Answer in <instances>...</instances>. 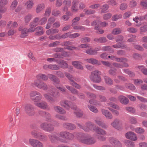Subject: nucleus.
I'll return each mask as SVG.
<instances>
[{
	"label": "nucleus",
	"mask_w": 147,
	"mask_h": 147,
	"mask_svg": "<svg viewBox=\"0 0 147 147\" xmlns=\"http://www.w3.org/2000/svg\"><path fill=\"white\" fill-rule=\"evenodd\" d=\"M77 125L80 128L82 129L86 132L92 131L95 132L98 134L97 136V138L100 140L104 141L106 140V138L104 136L107 134L106 131L98 127L94 126L91 122H87L86 123L85 126H83L80 123L77 124Z\"/></svg>",
	"instance_id": "obj_1"
},
{
	"label": "nucleus",
	"mask_w": 147,
	"mask_h": 147,
	"mask_svg": "<svg viewBox=\"0 0 147 147\" xmlns=\"http://www.w3.org/2000/svg\"><path fill=\"white\" fill-rule=\"evenodd\" d=\"M76 137L79 142L84 144H92L96 142V140L88 134L78 133L77 134Z\"/></svg>",
	"instance_id": "obj_2"
},
{
	"label": "nucleus",
	"mask_w": 147,
	"mask_h": 147,
	"mask_svg": "<svg viewBox=\"0 0 147 147\" xmlns=\"http://www.w3.org/2000/svg\"><path fill=\"white\" fill-rule=\"evenodd\" d=\"M73 44L72 42L69 41H65L61 43V45L62 46H65L64 49L67 50H72L73 49L79 50L80 48H86L89 47V45L88 44H82L78 46V47H74L71 45Z\"/></svg>",
	"instance_id": "obj_3"
},
{
	"label": "nucleus",
	"mask_w": 147,
	"mask_h": 147,
	"mask_svg": "<svg viewBox=\"0 0 147 147\" xmlns=\"http://www.w3.org/2000/svg\"><path fill=\"white\" fill-rule=\"evenodd\" d=\"M31 99L34 102V104L39 102V101L42 98V96L40 93L36 91H31L30 94Z\"/></svg>",
	"instance_id": "obj_4"
},
{
	"label": "nucleus",
	"mask_w": 147,
	"mask_h": 147,
	"mask_svg": "<svg viewBox=\"0 0 147 147\" xmlns=\"http://www.w3.org/2000/svg\"><path fill=\"white\" fill-rule=\"evenodd\" d=\"M100 72L96 70L91 72L90 78L93 82L99 83L101 81V78L100 76Z\"/></svg>",
	"instance_id": "obj_5"
},
{
	"label": "nucleus",
	"mask_w": 147,
	"mask_h": 147,
	"mask_svg": "<svg viewBox=\"0 0 147 147\" xmlns=\"http://www.w3.org/2000/svg\"><path fill=\"white\" fill-rule=\"evenodd\" d=\"M55 90V89L54 90H51L50 93H45L43 94L45 98L51 102H53L56 100L55 97L54 96Z\"/></svg>",
	"instance_id": "obj_6"
},
{
	"label": "nucleus",
	"mask_w": 147,
	"mask_h": 147,
	"mask_svg": "<svg viewBox=\"0 0 147 147\" xmlns=\"http://www.w3.org/2000/svg\"><path fill=\"white\" fill-rule=\"evenodd\" d=\"M24 109L26 113L29 116H32L35 114L34 107L31 104H26L24 106Z\"/></svg>",
	"instance_id": "obj_7"
},
{
	"label": "nucleus",
	"mask_w": 147,
	"mask_h": 147,
	"mask_svg": "<svg viewBox=\"0 0 147 147\" xmlns=\"http://www.w3.org/2000/svg\"><path fill=\"white\" fill-rule=\"evenodd\" d=\"M65 76L69 80L70 84L71 85L78 89H80L81 88L80 86L74 81V79L72 75L67 72H65Z\"/></svg>",
	"instance_id": "obj_8"
},
{
	"label": "nucleus",
	"mask_w": 147,
	"mask_h": 147,
	"mask_svg": "<svg viewBox=\"0 0 147 147\" xmlns=\"http://www.w3.org/2000/svg\"><path fill=\"white\" fill-rule=\"evenodd\" d=\"M49 138L52 143H55L57 141H59L61 142L65 143V140L58 137L55 134H51L48 136Z\"/></svg>",
	"instance_id": "obj_9"
},
{
	"label": "nucleus",
	"mask_w": 147,
	"mask_h": 147,
	"mask_svg": "<svg viewBox=\"0 0 147 147\" xmlns=\"http://www.w3.org/2000/svg\"><path fill=\"white\" fill-rule=\"evenodd\" d=\"M29 142L33 147H44L42 143L36 139H30L29 140Z\"/></svg>",
	"instance_id": "obj_10"
},
{
	"label": "nucleus",
	"mask_w": 147,
	"mask_h": 147,
	"mask_svg": "<svg viewBox=\"0 0 147 147\" xmlns=\"http://www.w3.org/2000/svg\"><path fill=\"white\" fill-rule=\"evenodd\" d=\"M65 86L67 89L70 90L71 93L75 94H78V96L80 98H84V94L82 93L78 94V91L71 86L68 85H66Z\"/></svg>",
	"instance_id": "obj_11"
},
{
	"label": "nucleus",
	"mask_w": 147,
	"mask_h": 147,
	"mask_svg": "<svg viewBox=\"0 0 147 147\" xmlns=\"http://www.w3.org/2000/svg\"><path fill=\"white\" fill-rule=\"evenodd\" d=\"M71 102L67 100H62L60 102V105L62 107L65 108L67 110H69L70 108L73 109H76V107H74L73 108L71 106Z\"/></svg>",
	"instance_id": "obj_12"
},
{
	"label": "nucleus",
	"mask_w": 147,
	"mask_h": 147,
	"mask_svg": "<svg viewBox=\"0 0 147 147\" xmlns=\"http://www.w3.org/2000/svg\"><path fill=\"white\" fill-rule=\"evenodd\" d=\"M125 137L133 141H136L138 139L136 134L132 131H129L126 133Z\"/></svg>",
	"instance_id": "obj_13"
},
{
	"label": "nucleus",
	"mask_w": 147,
	"mask_h": 147,
	"mask_svg": "<svg viewBox=\"0 0 147 147\" xmlns=\"http://www.w3.org/2000/svg\"><path fill=\"white\" fill-rule=\"evenodd\" d=\"M110 142L115 147H121L122 145L121 142L117 139L110 138L109 139Z\"/></svg>",
	"instance_id": "obj_14"
},
{
	"label": "nucleus",
	"mask_w": 147,
	"mask_h": 147,
	"mask_svg": "<svg viewBox=\"0 0 147 147\" xmlns=\"http://www.w3.org/2000/svg\"><path fill=\"white\" fill-rule=\"evenodd\" d=\"M111 125L114 128L119 129L122 125V123L119 119H116L111 123Z\"/></svg>",
	"instance_id": "obj_15"
},
{
	"label": "nucleus",
	"mask_w": 147,
	"mask_h": 147,
	"mask_svg": "<svg viewBox=\"0 0 147 147\" xmlns=\"http://www.w3.org/2000/svg\"><path fill=\"white\" fill-rule=\"evenodd\" d=\"M71 0H64L63 3L65 6L62 7V10L64 12L67 11L71 5Z\"/></svg>",
	"instance_id": "obj_16"
},
{
	"label": "nucleus",
	"mask_w": 147,
	"mask_h": 147,
	"mask_svg": "<svg viewBox=\"0 0 147 147\" xmlns=\"http://www.w3.org/2000/svg\"><path fill=\"white\" fill-rule=\"evenodd\" d=\"M18 30L21 32V34L20 35L21 38H24L27 36V34L28 32L26 28H23L22 27H20L19 28Z\"/></svg>",
	"instance_id": "obj_17"
},
{
	"label": "nucleus",
	"mask_w": 147,
	"mask_h": 147,
	"mask_svg": "<svg viewBox=\"0 0 147 147\" xmlns=\"http://www.w3.org/2000/svg\"><path fill=\"white\" fill-rule=\"evenodd\" d=\"M56 62L59 64L60 67L63 69L67 68L68 65L67 62L63 60L59 59L57 60Z\"/></svg>",
	"instance_id": "obj_18"
},
{
	"label": "nucleus",
	"mask_w": 147,
	"mask_h": 147,
	"mask_svg": "<svg viewBox=\"0 0 147 147\" xmlns=\"http://www.w3.org/2000/svg\"><path fill=\"white\" fill-rule=\"evenodd\" d=\"M48 76L49 79L55 83L56 84H59L60 81L59 78L56 76L51 74H49L48 75Z\"/></svg>",
	"instance_id": "obj_19"
},
{
	"label": "nucleus",
	"mask_w": 147,
	"mask_h": 147,
	"mask_svg": "<svg viewBox=\"0 0 147 147\" xmlns=\"http://www.w3.org/2000/svg\"><path fill=\"white\" fill-rule=\"evenodd\" d=\"M78 1L77 0L73 1L71 8V11L72 12L76 13L78 11Z\"/></svg>",
	"instance_id": "obj_20"
},
{
	"label": "nucleus",
	"mask_w": 147,
	"mask_h": 147,
	"mask_svg": "<svg viewBox=\"0 0 147 147\" xmlns=\"http://www.w3.org/2000/svg\"><path fill=\"white\" fill-rule=\"evenodd\" d=\"M35 105L43 109H47L48 107V105L47 103L44 101L41 102H39L38 103H36Z\"/></svg>",
	"instance_id": "obj_21"
},
{
	"label": "nucleus",
	"mask_w": 147,
	"mask_h": 147,
	"mask_svg": "<svg viewBox=\"0 0 147 147\" xmlns=\"http://www.w3.org/2000/svg\"><path fill=\"white\" fill-rule=\"evenodd\" d=\"M118 99L121 103L123 105L127 104L129 102L128 99L123 95L118 96Z\"/></svg>",
	"instance_id": "obj_22"
},
{
	"label": "nucleus",
	"mask_w": 147,
	"mask_h": 147,
	"mask_svg": "<svg viewBox=\"0 0 147 147\" xmlns=\"http://www.w3.org/2000/svg\"><path fill=\"white\" fill-rule=\"evenodd\" d=\"M101 111L102 114L104 115L106 117L109 119H112L113 118V116L111 113L108 111L102 109Z\"/></svg>",
	"instance_id": "obj_23"
},
{
	"label": "nucleus",
	"mask_w": 147,
	"mask_h": 147,
	"mask_svg": "<svg viewBox=\"0 0 147 147\" xmlns=\"http://www.w3.org/2000/svg\"><path fill=\"white\" fill-rule=\"evenodd\" d=\"M34 5V2L33 0H28L25 3V6L27 10H30Z\"/></svg>",
	"instance_id": "obj_24"
},
{
	"label": "nucleus",
	"mask_w": 147,
	"mask_h": 147,
	"mask_svg": "<svg viewBox=\"0 0 147 147\" xmlns=\"http://www.w3.org/2000/svg\"><path fill=\"white\" fill-rule=\"evenodd\" d=\"M63 126L65 128L71 130L74 129L76 128L75 125L69 123H64L63 124Z\"/></svg>",
	"instance_id": "obj_25"
},
{
	"label": "nucleus",
	"mask_w": 147,
	"mask_h": 147,
	"mask_svg": "<svg viewBox=\"0 0 147 147\" xmlns=\"http://www.w3.org/2000/svg\"><path fill=\"white\" fill-rule=\"evenodd\" d=\"M45 8V5L43 3L38 4L36 6L35 11L36 13H39L42 11Z\"/></svg>",
	"instance_id": "obj_26"
},
{
	"label": "nucleus",
	"mask_w": 147,
	"mask_h": 147,
	"mask_svg": "<svg viewBox=\"0 0 147 147\" xmlns=\"http://www.w3.org/2000/svg\"><path fill=\"white\" fill-rule=\"evenodd\" d=\"M35 29L37 31L35 34L36 35L41 36L43 34L44 32L43 28L41 26H38L35 28Z\"/></svg>",
	"instance_id": "obj_27"
},
{
	"label": "nucleus",
	"mask_w": 147,
	"mask_h": 147,
	"mask_svg": "<svg viewBox=\"0 0 147 147\" xmlns=\"http://www.w3.org/2000/svg\"><path fill=\"white\" fill-rule=\"evenodd\" d=\"M72 65L76 68L80 69H83V67L82 65V63L78 61H73L72 62Z\"/></svg>",
	"instance_id": "obj_28"
},
{
	"label": "nucleus",
	"mask_w": 147,
	"mask_h": 147,
	"mask_svg": "<svg viewBox=\"0 0 147 147\" xmlns=\"http://www.w3.org/2000/svg\"><path fill=\"white\" fill-rule=\"evenodd\" d=\"M54 109L56 112L60 114H64L66 113L65 111L60 106H55L54 107Z\"/></svg>",
	"instance_id": "obj_29"
},
{
	"label": "nucleus",
	"mask_w": 147,
	"mask_h": 147,
	"mask_svg": "<svg viewBox=\"0 0 147 147\" xmlns=\"http://www.w3.org/2000/svg\"><path fill=\"white\" fill-rule=\"evenodd\" d=\"M36 78L38 80H42L46 81L48 79V76L46 75L42 74H39L36 76Z\"/></svg>",
	"instance_id": "obj_30"
},
{
	"label": "nucleus",
	"mask_w": 147,
	"mask_h": 147,
	"mask_svg": "<svg viewBox=\"0 0 147 147\" xmlns=\"http://www.w3.org/2000/svg\"><path fill=\"white\" fill-rule=\"evenodd\" d=\"M94 121L96 124L103 128L106 129L107 127V126L105 123L99 119H96Z\"/></svg>",
	"instance_id": "obj_31"
},
{
	"label": "nucleus",
	"mask_w": 147,
	"mask_h": 147,
	"mask_svg": "<svg viewBox=\"0 0 147 147\" xmlns=\"http://www.w3.org/2000/svg\"><path fill=\"white\" fill-rule=\"evenodd\" d=\"M85 60L87 62L92 64H97L99 65L100 62L97 60L93 58L86 59Z\"/></svg>",
	"instance_id": "obj_32"
},
{
	"label": "nucleus",
	"mask_w": 147,
	"mask_h": 147,
	"mask_svg": "<svg viewBox=\"0 0 147 147\" xmlns=\"http://www.w3.org/2000/svg\"><path fill=\"white\" fill-rule=\"evenodd\" d=\"M39 21L40 19L38 17H36L34 18L32 21L30 23L31 24V25L34 26H36L38 24H39Z\"/></svg>",
	"instance_id": "obj_33"
},
{
	"label": "nucleus",
	"mask_w": 147,
	"mask_h": 147,
	"mask_svg": "<svg viewBox=\"0 0 147 147\" xmlns=\"http://www.w3.org/2000/svg\"><path fill=\"white\" fill-rule=\"evenodd\" d=\"M104 79L105 81L107 84L109 85H111L113 84V81L109 77L107 76H105Z\"/></svg>",
	"instance_id": "obj_34"
},
{
	"label": "nucleus",
	"mask_w": 147,
	"mask_h": 147,
	"mask_svg": "<svg viewBox=\"0 0 147 147\" xmlns=\"http://www.w3.org/2000/svg\"><path fill=\"white\" fill-rule=\"evenodd\" d=\"M124 142L128 147H134L135 146L134 143L128 140H125L124 141Z\"/></svg>",
	"instance_id": "obj_35"
},
{
	"label": "nucleus",
	"mask_w": 147,
	"mask_h": 147,
	"mask_svg": "<svg viewBox=\"0 0 147 147\" xmlns=\"http://www.w3.org/2000/svg\"><path fill=\"white\" fill-rule=\"evenodd\" d=\"M37 139L41 141L45 142L47 140V137L44 134H40Z\"/></svg>",
	"instance_id": "obj_36"
},
{
	"label": "nucleus",
	"mask_w": 147,
	"mask_h": 147,
	"mask_svg": "<svg viewBox=\"0 0 147 147\" xmlns=\"http://www.w3.org/2000/svg\"><path fill=\"white\" fill-rule=\"evenodd\" d=\"M94 41L98 42L104 43L107 41L106 38L105 37H102L99 38H96L94 39Z\"/></svg>",
	"instance_id": "obj_37"
},
{
	"label": "nucleus",
	"mask_w": 147,
	"mask_h": 147,
	"mask_svg": "<svg viewBox=\"0 0 147 147\" xmlns=\"http://www.w3.org/2000/svg\"><path fill=\"white\" fill-rule=\"evenodd\" d=\"M38 88L43 90H47L48 89V86L47 84L43 82H40V84L38 86Z\"/></svg>",
	"instance_id": "obj_38"
},
{
	"label": "nucleus",
	"mask_w": 147,
	"mask_h": 147,
	"mask_svg": "<svg viewBox=\"0 0 147 147\" xmlns=\"http://www.w3.org/2000/svg\"><path fill=\"white\" fill-rule=\"evenodd\" d=\"M86 53L90 55H96V51L92 48L88 49L85 52Z\"/></svg>",
	"instance_id": "obj_39"
},
{
	"label": "nucleus",
	"mask_w": 147,
	"mask_h": 147,
	"mask_svg": "<svg viewBox=\"0 0 147 147\" xmlns=\"http://www.w3.org/2000/svg\"><path fill=\"white\" fill-rule=\"evenodd\" d=\"M138 67L144 74L147 76V68H145L144 66L139 65L138 66Z\"/></svg>",
	"instance_id": "obj_40"
},
{
	"label": "nucleus",
	"mask_w": 147,
	"mask_h": 147,
	"mask_svg": "<svg viewBox=\"0 0 147 147\" xmlns=\"http://www.w3.org/2000/svg\"><path fill=\"white\" fill-rule=\"evenodd\" d=\"M75 115L78 117H81L83 115V113L82 111L79 109L76 110L74 112Z\"/></svg>",
	"instance_id": "obj_41"
},
{
	"label": "nucleus",
	"mask_w": 147,
	"mask_h": 147,
	"mask_svg": "<svg viewBox=\"0 0 147 147\" xmlns=\"http://www.w3.org/2000/svg\"><path fill=\"white\" fill-rule=\"evenodd\" d=\"M32 18V15L30 14H28L25 16L24 18V21L26 23H28L30 22Z\"/></svg>",
	"instance_id": "obj_42"
},
{
	"label": "nucleus",
	"mask_w": 147,
	"mask_h": 147,
	"mask_svg": "<svg viewBox=\"0 0 147 147\" xmlns=\"http://www.w3.org/2000/svg\"><path fill=\"white\" fill-rule=\"evenodd\" d=\"M70 32H68L62 35L61 36H59V38H58V39H60L61 38H66L68 37H69L70 38Z\"/></svg>",
	"instance_id": "obj_43"
},
{
	"label": "nucleus",
	"mask_w": 147,
	"mask_h": 147,
	"mask_svg": "<svg viewBox=\"0 0 147 147\" xmlns=\"http://www.w3.org/2000/svg\"><path fill=\"white\" fill-rule=\"evenodd\" d=\"M108 105L110 107L113 108L117 110H119L120 107L119 106L115 104L114 103L111 102H109L107 103Z\"/></svg>",
	"instance_id": "obj_44"
},
{
	"label": "nucleus",
	"mask_w": 147,
	"mask_h": 147,
	"mask_svg": "<svg viewBox=\"0 0 147 147\" xmlns=\"http://www.w3.org/2000/svg\"><path fill=\"white\" fill-rule=\"evenodd\" d=\"M49 125V123H42L40 125L41 128L45 131L49 130V129H47L48 126Z\"/></svg>",
	"instance_id": "obj_45"
},
{
	"label": "nucleus",
	"mask_w": 147,
	"mask_h": 147,
	"mask_svg": "<svg viewBox=\"0 0 147 147\" xmlns=\"http://www.w3.org/2000/svg\"><path fill=\"white\" fill-rule=\"evenodd\" d=\"M88 108L90 111L94 113H97L98 111L97 108H96L95 107H94L93 106L88 105Z\"/></svg>",
	"instance_id": "obj_46"
},
{
	"label": "nucleus",
	"mask_w": 147,
	"mask_h": 147,
	"mask_svg": "<svg viewBox=\"0 0 147 147\" xmlns=\"http://www.w3.org/2000/svg\"><path fill=\"white\" fill-rule=\"evenodd\" d=\"M112 47L116 49H123L126 48V45L123 44H118L116 45H114L112 46Z\"/></svg>",
	"instance_id": "obj_47"
},
{
	"label": "nucleus",
	"mask_w": 147,
	"mask_h": 147,
	"mask_svg": "<svg viewBox=\"0 0 147 147\" xmlns=\"http://www.w3.org/2000/svg\"><path fill=\"white\" fill-rule=\"evenodd\" d=\"M52 15L55 17H57L61 15V13L59 10H54L52 11Z\"/></svg>",
	"instance_id": "obj_48"
},
{
	"label": "nucleus",
	"mask_w": 147,
	"mask_h": 147,
	"mask_svg": "<svg viewBox=\"0 0 147 147\" xmlns=\"http://www.w3.org/2000/svg\"><path fill=\"white\" fill-rule=\"evenodd\" d=\"M121 32V30L119 28L114 29L112 31V34L114 35H117L120 34Z\"/></svg>",
	"instance_id": "obj_49"
},
{
	"label": "nucleus",
	"mask_w": 147,
	"mask_h": 147,
	"mask_svg": "<svg viewBox=\"0 0 147 147\" xmlns=\"http://www.w3.org/2000/svg\"><path fill=\"white\" fill-rule=\"evenodd\" d=\"M67 132L66 131H61L59 133V136L60 137L63 138V139H66ZM66 141V140L65 139Z\"/></svg>",
	"instance_id": "obj_50"
},
{
	"label": "nucleus",
	"mask_w": 147,
	"mask_h": 147,
	"mask_svg": "<svg viewBox=\"0 0 147 147\" xmlns=\"http://www.w3.org/2000/svg\"><path fill=\"white\" fill-rule=\"evenodd\" d=\"M18 4V1L17 0H14L11 3L10 6V8L12 9H14L17 6Z\"/></svg>",
	"instance_id": "obj_51"
},
{
	"label": "nucleus",
	"mask_w": 147,
	"mask_h": 147,
	"mask_svg": "<svg viewBox=\"0 0 147 147\" xmlns=\"http://www.w3.org/2000/svg\"><path fill=\"white\" fill-rule=\"evenodd\" d=\"M122 16L121 14H116L113 16L112 20L113 21H116L122 18Z\"/></svg>",
	"instance_id": "obj_52"
},
{
	"label": "nucleus",
	"mask_w": 147,
	"mask_h": 147,
	"mask_svg": "<svg viewBox=\"0 0 147 147\" xmlns=\"http://www.w3.org/2000/svg\"><path fill=\"white\" fill-rule=\"evenodd\" d=\"M140 31L142 33L147 31V23H145L143 26L140 28Z\"/></svg>",
	"instance_id": "obj_53"
},
{
	"label": "nucleus",
	"mask_w": 147,
	"mask_h": 147,
	"mask_svg": "<svg viewBox=\"0 0 147 147\" xmlns=\"http://www.w3.org/2000/svg\"><path fill=\"white\" fill-rule=\"evenodd\" d=\"M135 131L138 134H142L144 132V130L141 127H138L135 129Z\"/></svg>",
	"instance_id": "obj_54"
},
{
	"label": "nucleus",
	"mask_w": 147,
	"mask_h": 147,
	"mask_svg": "<svg viewBox=\"0 0 147 147\" xmlns=\"http://www.w3.org/2000/svg\"><path fill=\"white\" fill-rule=\"evenodd\" d=\"M47 19L46 17H44L40 20L39 21V25H44L46 23Z\"/></svg>",
	"instance_id": "obj_55"
},
{
	"label": "nucleus",
	"mask_w": 147,
	"mask_h": 147,
	"mask_svg": "<svg viewBox=\"0 0 147 147\" xmlns=\"http://www.w3.org/2000/svg\"><path fill=\"white\" fill-rule=\"evenodd\" d=\"M49 68L53 70H58L59 69V67L56 65H49Z\"/></svg>",
	"instance_id": "obj_56"
},
{
	"label": "nucleus",
	"mask_w": 147,
	"mask_h": 147,
	"mask_svg": "<svg viewBox=\"0 0 147 147\" xmlns=\"http://www.w3.org/2000/svg\"><path fill=\"white\" fill-rule=\"evenodd\" d=\"M84 11L85 12V14H91L94 13L95 11L94 10L88 9H84Z\"/></svg>",
	"instance_id": "obj_57"
},
{
	"label": "nucleus",
	"mask_w": 147,
	"mask_h": 147,
	"mask_svg": "<svg viewBox=\"0 0 147 147\" xmlns=\"http://www.w3.org/2000/svg\"><path fill=\"white\" fill-rule=\"evenodd\" d=\"M129 121L132 124H135L137 123L136 119L133 117H130L129 118Z\"/></svg>",
	"instance_id": "obj_58"
},
{
	"label": "nucleus",
	"mask_w": 147,
	"mask_h": 147,
	"mask_svg": "<svg viewBox=\"0 0 147 147\" xmlns=\"http://www.w3.org/2000/svg\"><path fill=\"white\" fill-rule=\"evenodd\" d=\"M74 138V135L73 134L67 132L66 139L71 140L73 139Z\"/></svg>",
	"instance_id": "obj_59"
},
{
	"label": "nucleus",
	"mask_w": 147,
	"mask_h": 147,
	"mask_svg": "<svg viewBox=\"0 0 147 147\" xmlns=\"http://www.w3.org/2000/svg\"><path fill=\"white\" fill-rule=\"evenodd\" d=\"M51 12V9L50 7H48L47 8L45 11V17H49Z\"/></svg>",
	"instance_id": "obj_60"
},
{
	"label": "nucleus",
	"mask_w": 147,
	"mask_h": 147,
	"mask_svg": "<svg viewBox=\"0 0 147 147\" xmlns=\"http://www.w3.org/2000/svg\"><path fill=\"white\" fill-rule=\"evenodd\" d=\"M108 109L111 111L112 113L115 115L117 116L119 114V112L117 110L113 109L110 107H109Z\"/></svg>",
	"instance_id": "obj_61"
},
{
	"label": "nucleus",
	"mask_w": 147,
	"mask_h": 147,
	"mask_svg": "<svg viewBox=\"0 0 147 147\" xmlns=\"http://www.w3.org/2000/svg\"><path fill=\"white\" fill-rule=\"evenodd\" d=\"M125 87L131 90H134L136 89L135 87L133 84H126L125 85Z\"/></svg>",
	"instance_id": "obj_62"
},
{
	"label": "nucleus",
	"mask_w": 147,
	"mask_h": 147,
	"mask_svg": "<svg viewBox=\"0 0 147 147\" xmlns=\"http://www.w3.org/2000/svg\"><path fill=\"white\" fill-rule=\"evenodd\" d=\"M134 84L136 86H139L140 84L143 83V81L141 79H134Z\"/></svg>",
	"instance_id": "obj_63"
},
{
	"label": "nucleus",
	"mask_w": 147,
	"mask_h": 147,
	"mask_svg": "<svg viewBox=\"0 0 147 147\" xmlns=\"http://www.w3.org/2000/svg\"><path fill=\"white\" fill-rule=\"evenodd\" d=\"M127 31L130 33H134L137 32L138 30L134 27H130L127 28Z\"/></svg>",
	"instance_id": "obj_64"
}]
</instances>
